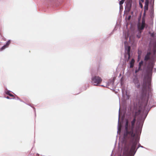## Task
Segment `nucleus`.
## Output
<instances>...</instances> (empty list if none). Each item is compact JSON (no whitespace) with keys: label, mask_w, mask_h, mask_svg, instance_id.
Returning <instances> with one entry per match:
<instances>
[{"label":"nucleus","mask_w":156,"mask_h":156,"mask_svg":"<svg viewBox=\"0 0 156 156\" xmlns=\"http://www.w3.org/2000/svg\"><path fill=\"white\" fill-rule=\"evenodd\" d=\"M154 66L152 63H149L147 66V75L145 76L143 80L142 85L143 92L139 100V104L140 108L135 112V115L133 120L131 122V125H129L128 120H126L125 126V132L124 137L125 140L127 139L129 140V142H126L124 145L123 153L122 155L126 156H130L131 154L135 152L136 145L138 142L137 137H135V134L133 133V129L136 121V117L140 115L141 112L144 113L145 110L149 94L151 91V81L152 70Z\"/></svg>","instance_id":"obj_1"},{"label":"nucleus","mask_w":156,"mask_h":156,"mask_svg":"<svg viewBox=\"0 0 156 156\" xmlns=\"http://www.w3.org/2000/svg\"><path fill=\"white\" fill-rule=\"evenodd\" d=\"M102 81L101 78L98 76H95L91 78V83L94 86H97L100 84Z\"/></svg>","instance_id":"obj_2"},{"label":"nucleus","mask_w":156,"mask_h":156,"mask_svg":"<svg viewBox=\"0 0 156 156\" xmlns=\"http://www.w3.org/2000/svg\"><path fill=\"white\" fill-rule=\"evenodd\" d=\"M133 82L135 84L136 87L138 88H139L140 87V80L136 77H135L133 80Z\"/></svg>","instance_id":"obj_3"},{"label":"nucleus","mask_w":156,"mask_h":156,"mask_svg":"<svg viewBox=\"0 0 156 156\" xmlns=\"http://www.w3.org/2000/svg\"><path fill=\"white\" fill-rule=\"evenodd\" d=\"M145 21L143 20L142 21L141 24L139 23L138 25V29L139 30H143L145 27Z\"/></svg>","instance_id":"obj_4"},{"label":"nucleus","mask_w":156,"mask_h":156,"mask_svg":"<svg viewBox=\"0 0 156 156\" xmlns=\"http://www.w3.org/2000/svg\"><path fill=\"white\" fill-rule=\"evenodd\" d=\"M132 0H127L126 1V6L129 9V11L132 6Z\"/></svg>","instance_id":"obj_5"},{"label":"nucleus","mask_w":156,"mask_h":156,"mask_svg":"<svg viewBox=\"0 0 156 156\" xmlns=\"http://www.w3.org/2000/svg\"><path fill=\"white\" fill-rule=\"evenodd\" d=\"M11 43V41L10 40L8 41L6 43V44L3 46L0 49V51H2L4 50L6 48H8L9 45L10 44V43Z\"/></svg>","instance_id":"obj_6"},{"label":"nucleus","mask_w":156,"mask_h":156,"mask_svg":"<svg viewBox=\"0 0 156 156\" xmlns=\"http://www.w3.org/2000/svg\"><path fill=\"white\" fill-rule=\"evenodd\" d=\"M153 56L151 58V60L154 62L156 60V50L155 48H154L153 50Z\"/></svg>","instance_id":"obj_7"},{"label":"nucleus","mask_w":156,"mask_h":156,"mask_svg":"<svg viewBox=\"0 0 156 156\" xmlns=\"http://www.w3.org/2000/svg\"><path fill=\"white\" fill-rule=\"evenodd\" d=\"M151 55V53L150 52H148L147 53V55L145 57L144 60L146 61H147L150 58V56Z\"/></svg>","instance_id":"obj_8"},{"label":"nucleus","mask_w":156,"mask_h":156,"mask_svg":"<svg viewBox=\"0 0 156 156\" xmlns=\"http://www.w3.org/2000/svg\"><path fill=\"white\" fill-rule=\"evenodd\" d=\"M149 3L147 2L145 3V5L144 6V14H145L146 12L148 10Z\"/></svg>","instance_id":"obj_9"},{"label":"nucleus","mask_w":156,"mask_h":156,"mask_svg":"<svg viewBox=\"0 0 156 156\" xmlns=\"http://www.w3.org/2000/svg\"><path fill=\"white\" fill-rule=\"evenodd\" d=\"M135 62V60L133 58H132L130 62V67L132 68L133 67L134 64Z\"/></svg>","instance_id":"obj_10"},{"label":"nucleus","mask_w":156,"mask_h":156,"mask_svg":"<svg viewBox=\"0 0 156 156\" xmlns=\"http://www.w3.org/2000/svg\"><path fill=\"white\" fill-rule=\"evenodd\" d=\"M130 47L129 46H128V47L127 52V54L128 56V59H129L130 57Z\"/></svg>","instance_id":"obj_11"},{"label":"nucleus","mask_w":156,"mask_h":156,"mask_svg":"<svg viewBox=\"0 0 156 156\" xmlns=\"http://www.w3.org/2000/svg\"><path fill=\"white\" fill-rule=\"evenodd\" d=\"M143 61H141L140 62L139 64V69L140 68L141 66L143 65Z\"/></svg>","instance_id":"obj_12"},{"label":"nucleus","mask_w":156,"mask_h":156,"mask_svg":"<svg viewBox=\"0 0 156 156\" xmlns=\"http://www.w3.org/2000/svg\"><path fill=\"white\" fill-rule=\"evenodd\" d=\"M124 2L123 0H121L119 3V5H120V8H121V6H122V5L123 3Z\"/></svg>","instance_id":"obj_13"},{"label":"nucleus","mask_w":156,"mask_h":156,"mask_svg":"<svg viewBox=\"0 0 156 156\" xmlns=\"http://www.w3.org/2000/svg\"><path fill=\"white\" fill-rule=\"evenodd\" d=\"M6 94H8L10 96H11V97H13L14 96V95H12V94H11L10 93V92L9 91H8Z\"/></svg>","instance_id":"obj_14"},{"label":"nucleus","mask_w":156,"mask_h":156,"mask_svg":"<svg viewBox=\"0 0 156 156\" xmlns=\"http://www.w3.org/2000/svg\"><path fill=\"white\" fill-rule=\"evenodd\" d=\"M139 5H140V7H141V8H142L143 7V5L142 4V3L140 2V1H139Z\"/></svg>","instance_id":"obj_15"},{"label":"nucleus","mask_w":156,"mask_h":156,"mask_svg":"<svg viewBox=\"0 0 156 156\" xmlns=\"http://www.w3.org/2000/svg\"><path fill=\"white\" fill-rule=\"evenodd\" d=\"M141 70L140 68V69H139V67L138 69H136V70L135 73H137L139 71V70Z\"/></svg>","instance_id":"obj_16"},{"label":"nucleus","mask_w":156,"mask_h":156,"mask_svg":"<svg viewBox=\"0 0 156 156\" xmlns=\"http://www.w3.org/2000/svg\"><path fill=\"white\" fill-rule=\"evenodd\" d=\"M146 2H147L148 3H149V0H145V3H146Z\"/></svg>","instance_id":"obj_17"},{"label":"nucleus","mask_w":156,"mask_h":156,"mask_svg":"<svg viewBox=\"0 0 156 156\" xmlns=\"http://www.w3.org/2000/svg\"><path fill=\"white\" fill-rule=\"evenodd\" d=\"M137 37L138 38H140V36H138V35H137Z\"/></svg>","instance_id":"obj_18"},{"label":"nucleus","mask_w":156,"mask_h":156,"mask_svg":"<svg viewBox=\"0 0 156 156\" xmlns=\"http://www.w3.org/2000/svg\"><path fill=\"white\" fill-rule=\"evenodd\" d=\"M140 1H141L142 2H144V0H140Z\"/></svg>","instance_id":"obj_19"},{"label":"nucleus","mask_w":156,"mask_h":156,"mask_svg":"<svg viewBox=\"0 0 156 156\" xmlns=\"http://www.w3.org/2000/svg\"><path fill=\"white\" fill-rule=\"evenodd\" d=\"M130 16H129V17H128V19H130Z\"/></svg>","instance_id":"obj_20"},{"label":"nucleus","mask_w":156,"mask_h":156,"mask_svg":"<svg viewBox=\"0 0 156 156\" xmlns=\"http://www.w3.org/2000/svg\"><path fill=\"white\" fill-rule=\"evenodd\" d=\"M7 98H8V99H9V97H8V96L7 97Z\"/></svg>","instance_id":"obj_21"},{"label":"nucleus","mask_w":156,"mask_h":156,"mask_svg":"<svg viewBox=\"0 0 156 156\" xmlns=\"http://www.w3.org/2000/svg\"><path fill=\"white\" fill-rule=\"evenodd\" d=\"M141 33V32H140V34Z\"/></svg>","instance_id":"obj_22"}]
</instances>
